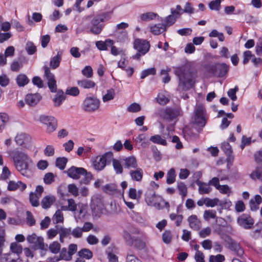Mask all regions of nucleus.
Wrapping results in <instances>:
<instances>
[{
  "mask_svg": "<svg viewBox=\"0 0 262 262\" xmlns=\"http://www.w3.org/2000/svg\"><path fill=\"white\" fill-rule=\"evenodd\" d=\"M8 154L13 159L17 170L22 175L29 177V166L32 162L31 158L26 153L17 149L9 151Z\"/></svg>",
  "mask_w": 262,
  "mask_h": 262,
  "instance_id": "1",
  "label": "nucleus"
},
{
  "mask_svg": "<svg viewBox=\"0 0 262 262\" xmlns=\"http://www.w3.org/2000/svg\"><path fill=\"white\" fill-rule=\"evenodd\" d=\"M174 73L179 79V86L183 90L187 91L192 87L194 78L188 70L184 67H178L176 69Z\"/></svg>",
  "mask_w": 262,
  "mask_h": 262,
  "instance_id": "2",
  "label": "nucleus"
},
{
  "mask_svg": "<svg viewBox=\"0 0 262 262\" xmlns=\"http://www.w3.org/2000/svg\"><path fill=\"white\" fill-rule=\"evenodd\" d=\"M145 201L148 205L153 206L157 209H162L164 208L169 210V204L161 196L157 195L153 190H148L145 193Z\"/></svg>",
  "mask_w": 262,
  "mask_h": 262,
  "instance_id": "3",
  "label": "nucleus"
},
{
  "mask_svg": "<svg viewBox=\"0 0 262 262\" xmlns=\"http://www.w3.org/2000/svg\"><path fill=\"white\" fill-rule=\"evenodd\" d=\"M111 18L110 13H103L95 16L91 21L89 32L94 35L99 34L103 30L104 25L102 24L110 20Z\"/></svg>",
  "mask_w": 262,
  "mask_h": 262,
  "instance_id": "4",
  "label": "nucleus"
},
{
  "mask_svg": "<svg viewBox=\"0 0 262 262\" xmlns=\"http://www.w3.org/2000/svg\"><path fill=\"white\" fill-rule=\"evenodd\" d=\"M67 173L69 177L75 180L80 179L82 176L84 177L80 181L82 184H88L92 179V174L90 172H88L82 167L73 166L68 169Z\"/></svg>",
  "mask_w": 262,
  "mask_h": 262,
  "instance_id": "5",
  "label": "nucleus"
},
{
  "mask_svg": "<svg viewBox=\"0 0 262 262\" xmlns=\"http://www.w3.org/2000/svg\"><path fill=\"white\" fill-rule=\"evenodd\" d=\"M194 123L201 130L205 126L208 115L205 107L202 104H197L194 110Z\"/></svg>",
  "mask_w": 262,
  "mask_h": 262,
  "instance_id": "6",
  "label": "nucleus"
},
{
  "mask_svg": "<svg viewBox=\"0 0 262 262\" xmlns=\"http://www.w3.org/2000/svg\"><path fill=\"white\" fill-rule=\"evenodd\" d=\"M100 105V100L95 96H87L83 100L81 107L85 112L92 113L98 110Z\"/></svg>",
  "mask_w": 262,
  "mask_h": 262,
  "instance_id": "7",
  "label": "nucleus"
},
{
  "mask_svg": "<svg viewBox=\"0 0 262 262\" xmlns=\"http://www.w3.org/2000/svg\"><path fill=\"white\" fill-rule=\"evenodd\" d=\"M158 115L162 119L168 121H171L181 115V110L179 107L171 108L167 107L160 110L158 112Z\"/></svg>",
  "mask_w": 262,
  "mask_h": 262,
  "instance_id": "8",
  "label": "nucleus"
},
{
  "mask_svg": "<svg viewBox=\"0 0 262 262\" xmlns=\"http://www.w3.org/2000/svg\"><path fill=\"white\" fill-rule=\"evenodd\" d=\"M209 73L214 76L222 77L226 75L229 71V66L225 63H216L208 68Z\"/></svg>",
  "mask_w": 262,
  "mask_h": 262,
  "instance_id": "9",
  "label": "nucleus"
},
{
  "mask_svg": "<svg viewBox=\"0 0 262 262\" xmlns=\"http://www.w3.org/2000/svg\"><path fill=\"white\" fill-rule=\"evenodd\" d=\"M113 157V154L112 152L104 154L98 160L94 162V168L98 171L102 170L105 167L107 162H110L112 160Z\"/></svg>",
  "mask_w": 262,
  "mask_h": 262,
  "instance_id": "10",
  "label": "nucleus"
},
{
  "mask_svg": "<svg viewBox=\"0 0 262 262\" xmlns=\"http://www.w3.org/2000/svg\"><path fill=\"white\" fill-rule=\"evenodd\" d=\"M27 240L35 249L42 250L45 248L43 238L41 236H37L35 233L29 235L27 237Z\"/></svg>",
  "mask_w": 262,
  "mask_h": 262,
  "instance_id": "11",
  "label": "nucleus"
},
{
  "mask_svg": "<svg viewBox=\"0 0 262 262\" xmlns=\"http://www.w3.org/2000/svg\"><path fill=\"white\" fill-rule=\"evenodd\" d=\"M239 226L245 229H250L252 228L254 222L251 216L246 213L242 214L237 219Z\"/></svg>",
  "mask_w": 262,
  "mask_h": 262,
  "instance_id": "12",
  "label": "nucleus"
},
{
  "mask_svg": "<svg viewBox=\"0 0 262 262\" xmlns=\"http://www.w3.org/2000/svg\"><path fill=\"white\" fill-rule=\"evenodd\" d=\"M134 47L138 52L141 53L142 55H145L149 50L150 44L146 40L136 39L134 41Z\"/></svg>",
  "mask_w": 262,
  "mask_h": 262,
  "instance_id": "13",
  "label": "nucleus"
},
{
  "mask_svg": "<svg viewBox=\"0 0 262 262\" xmlns=\"http://www.w3.org/2000/svg\"><path fill=\"white\" fill-rule=\"evenodd\" d=\"M45 75L48 80V85L51 92L55 93L57 91L56 81L55 76L48 67H45Z\"/></svg>",
  "mask_w": 262,
  "mask_h": 262,
  "instance_id": "14",
  "label": "nucleus"
},
{
  "mask_svg": "<svg viewBox=\"0 0 262 262\" xmlns=\"http://www.w3.org/2000/svg\"><path fill=\"white\" fill-rule=\"evenodd\" d=\"M228 248L229 249L233 251L237 256H242L244 254V250L240 246L239 244L229 238Z\"/></svg>",
  "mask_w": 262,
  "mask_h": 262,
  "instance_id": "15",
  "label": "nucleus"
},
{
  "mask_svg": "<svg viewBox=\"0 0 262 262\" xmlns=\"http://www.w3.org/2000/svg\"><path fill=\"white\" fill-rule=\"evenodd\" d=\"M129 173L132 180L137 182L142 181L143 176V170L142 168L138 167L134 169L130 170Z\"/></svg>",
  "mask_w": 262,
  "mask_h": 262,
  "instance_id": "16",
  "label": "nucleus"
},
{
  "mask_svg": "<svg viewBox=\"0 0 262 262\" xmlns=\"http://www.w3.org/2000/svg\"><path fill=\"white\" fill-rule=\"evenodd\" d=\"M31 139V138L29 135L23 133L18 134L15 138L16 143L19 146L30 142Z\"/></svg>",
  "mask_w": 262,
  "mask_h": 262,
  "instance_id": "17",
  "label": "nucleus"
},
{
  "mask_svg": "<svg viewBox=\"0 0 262 262\" xmlns=\"http://www.w3.org/2000/svg\"><path fill=\"white\" fill-rule=\"evenodd\" d=\"M189 226L193 230H199L201 227V222L195 215H190L187 219Z\"/></svg>",
  "mask_w": 262,
  "mask_h": 262,
  "instance_id": "18",
  "label": "nucleus"
},
{
  "mask_svg": "<svg viewBox=\"0 0 262 262\" xmlns=\"http://www.w3.org/2000/svg\"><path fill=\"white\" fill-rule=\"evenodd\" d=\"M195 183L199 187L198 191L199 193L201 194H208L212 190V188L208 183H206L202 182L201 181L197 180L195 181Z\"/></svg>",
  "mask_w": 262,
  "mask_h": 262,
  "instance_id": "19",
  "label": "nucleus"
},
{
  "mask_svg": "<svg viewBox=\"0 0 262 262\" xmlns=\"http://www.w3.org/2000/svg\"><path fill=\"white\" fill-rule=\"evenodd\" d=\"M124 165L127 169H134L138 167V162L136 158L134 156L126 157L123 159Z\"/></svg>",
  "mask_w": 262,
  "mask_h": 262,
  "instance_id": "20",
  "label": "nucleus"
},
{
  "mask_svg": "<svg viewBox=\"0 0 262 262\" xmlns=\"http://www.w3.org/2000/svg\"><path fill=\"white\" fill-rule=\"evenodd\" d=\"M40 98L38 94H28L26 97V102L29 105L34 106L39 101Z\"/></svg>",
  "mask_w": 262,
  "mask_h": 262,
  "instance_id": "21",
  "label": "nucleus"
},
{
  "mask_svg": "<svg viewBox=\"0 0 262 262\" xmlns=\"http://www.w3.org/2000/svg\"><path fill=\"white\" fill-rule=\"evenodd\" d=\"M77 84L79 87L84 89L94 88L96 85L93 81L85 78L78 80Z\"/></svg>",
  "mask_w": 262,
  "mask_h": 262,
  "instance_id": "22",
  "label": "nucleus"
},
{
  "mask_svg": "<svg viewBox=\"0 0 262 262\" xmlns=\"http://www.w3.org/2000/svg\"><path fill=\"white\" fill-rule=\"evenodd\" d=\"M55 200L56 199L54 195H46L42 199L41 205L43 209L49 208L55 202Z\"/></svg>",
  "mask_w": 262,
  "mask_h": 262,
  "instance_id": "23",
  "label": "nucleus"
},
{
  "mask_svg": "<svg viewBox=\"0 0 262 262\" xmlns=\"http://www.w3.org/2000/svg\"><path fill=\"white\" fill-rule=\"evenodd\" d=\"M262 198L260 195L256 194L253 199H251L249 202L250 209L255 211L258 209L259 205L261 204Z\"/></svg>",
  "mask_w": 262,
  "mask_h": 262,
  "instance_id": "24",
  "label": "nucleus"
},
{
  "mask_svg": "<svg viewBox=\"0 0 262 262\" xmlns=\"http://www.w3.org/2000/svg\"><path fill=\"white\" fill-rule=\"evenodd\" d=\"M166 26L164 24H158L150 26V32L155 35H158L165 31Z\"/></svg>",
  "mask_w": 262,
  "mask_h": 262,
  "instance_id": "25",
  "label": "nucleus"
},
{
  "mask_svg": "<svg viewBox=\"0 0 262 262\" xmlns=\"http://www.w3.org/2000/svg\"><path fill=\"white\" fill-rule=\"evenodd\" d=\"M114 44V41L111 39H107L105 41H97L96 42L95 45L97 48L101 51L107 50V47Z\"/></svg>",
  "mask_w": 262,
  "mask_h": 262,
  "instance_id": "26",
  "label": "nucleus"
},
{
  "mask_svg": "<svg viewBox=\"0 0 262 262\" xmlns=\"http://www.w3.org/2000/svg\"><path fill=\"white\" fill-rule=\"evenodd\" d=\"M62 55V52L58 51L56 56L51 59L50 66L52 69H55L59 67L61 60Z\"/></svg>",
  "mask_w": 262,
  "mask_h": 262,
  "instance_id": "27",
  "label": "nucleus"
},
{
  "mask_svg": "<svg viewBox=\"0 0 262 262\" xmlns=\"http://www.w3.org/2000/svg\"><path fill=\"white\" fill-rule=\"evenodd\" d=\"M57 93L53 99L55 106H59L65 99L64 93L62 90L56 91Z\"/></svg>",
  "mask_w": 262,
  "mask_h": 262,
  "instance_id": "28",
  "label": "nucleus"
},
{
  "mask_svg": "<svg viewBox=\"0 0 262 262\" xmlns=\"http://www.w3.org/2000/svg\"><path fill=\"white\" fill-rule=\"evenodd\" d=\"M135 141L140 144L143 147H146L149 145V142L147 139V135L145 134H139L135 139Z\"/></svg>",
  "mask_w": 262,
  "mask_h": 262,
  "instance_id": "29",
  "label": "nucleus"
},
{
  "mask_svg": "<svg viewBox=\"0 0 262 262\" xmlns=\"http://www.w3.org/2000/svg\"><path fill=\"white\" fill-rule=\"evenodd\" d=\"M59 234L60 236L59 240L60 242L63 243L64 238L69 237L71 235V229L59 226Z\"/></svg>",
  "mask_w": 262,
  "mask_h": 262,
  "instance_id": "30",
  "label": "nucleus"
},
{
  "mask_svg": "<svg viewBox=\"0 0 262 262\" xmlns=\"http://www.w3.org/2000/svg\"><path fill=\"white\" fill-rule=\"evenodd\" d=\"M250 177L253 180H258L262 181V166H258L250 174Z\"/></svg>",
  "mask_w": 262,
  "mask_h": 262,
  "instance_id": "31",
  "label": "nucleus"
},
{
  "mask_svg": "<svg viewBox=\"0 0 262 262\" xmlns=\"http://www.w3.org/2000/svg\"><path fill=\"white\" fill-rule=\"evenodd\" d=\"M72 258V256L69 253V251H67L66 248H62L60 252L59 258L57 257L55 260H53V262H56L60 259H64L68 261L70 260ZM53 259H54V258Z\"/></svg>",
  "mask_w": 262,
  "mask_h": 262,
  "instance_id": "32",
  "label": "nucleus"
},
{
  "mask_svg": "<svg viewBox=\"0 0 262 262\" xmlns=\"http://www.w3.org/2000/svg\"><path fill=\"white\" fill-rule=\"evenodd\" d=\"M171 71V69L166 67L165 69H162L160 71V76H162V82L164 83H168L170 80V77L169 73Z\"/></svg>",
  "mask_w": 262,
  "mask_h": 262,
  "instance_id": "33",
  "label": "nucleus"
},
{
  "mask_svg": "<svg viewBox=\"0 0 262 262\" xmlns=\"http://www.w3.org/2000/svg\"><path fill=\"white\" fill-rule=\"evenodd\" d=\"M158 14L152 12H148L142 13L140 15V18L142 21H148L154 19Z\"/></svg>",
  "mask_w": 262,
  "mask_h": 262,
  "instance_id": "34",
  "label": "nucleus"
},
{
  "mask_svg": "<svg viewBox=\"0 0 262 262\" xmlns=\"http://www.w3.org/2000/svg\"><path fill=\"white\" fill-rule=\"evenodd\" d=\"M78 254L79 257L85 259H90L93 257V252L89 249L83 248L80 250Z\"/></svg>",
  "mask_w": 262,
  "mask_h": 262,
  "instance_id": "35",
  "label": "nucleus"
},
{
  "mask_svg": "<svg viewBox=\"0 0 262 262\" xmlns=\"http://www.w3.org/2000/svg\"><path fill=\"white\" fill-rule=\"evenodd\" d=\"M149 140L154 143L165 146L167 142L165 139H163L159 135H156L150 137Z\"/></svg>",
  "mask_w": 262,
  "mask_h": 262,
  "instance_id": "36",
  "label": "nucleus"
},
{
  "mask_svg": "<svg viewBox=\"0 0 262 262\" xmlns=\"http://www.w3.org/2000/svg\"><path fill=\"white\" fill-rule=\"evenodd\" d=\"M115 92L113 89H110L106 91V94L102 97V100L104 102L111 101L115 98Z\"/></svg>",
  "mask_w": 262,
  "mask_h": 262,
  "instance_id": "37",
  "label": "nucleus"
},
{
  "mask_svg": "<svg viewBox=\"0 0 262 262\" xmlns=\"http://www.w3.org/2000/svg\"><path fill=\"white\" fill-rule=\"evenodd\" d=\"M10 249L12 253H14V254H16V256L15 257V259H18V254L21 253L22 251L21 246L16 243H12L10 245Z\"/></svg>",
  "mask_w": 262,
  "mask_h": 262,
  "instance_id": "38",
  "label": "nucleus"
},
{
  "mask_svg": "<svg viewBox=\"0 0 262 262\" xmlns=\"http://www.w3.org/2000/svg\"><path fill=\"white\" fill-rule=\"evenodd\" d=\"M156 99L161 105H165L169 101V98L163 93H159Z\"/></svg>",
  "mask_w": 262,
  "mask_h": 262,
  "instance_id": "39",
  "label": "nucleus"
},
{
  "mask_svg": "<svg viewBox=\"0 0 262 262\" xmlns=\"http://www.w3.org/2000/svg\"><path fill=\"white\" fill-rule=\"evenodd\" d=\"M29 81V79L25 74H19L16 78V82L18 86H24Z\"/></svg>",
  "mask_w": 262,
  "mask_h": 262,
  "instance_id": "40",
  "label": "nucleus"
},
{
  "mask_svg": "<svg viewBox=\"0 0 262 262\" xmlns=\"http://www.w3.org/2000/svg\"><path fill=\"white\" fill-rule=\"evenodd\" d=\"M176 172L174 168H171L167 173L166 182L168 184L173 183L176 180Z\"/></svg>",
  "mask_w": 262,
  "mask_h": 262,
  "instance_id": "41",
  "label": "nucleus"
},
{
  "mask_svg": "<svg viewBox=\"0 0 262 262\" xmlns=\"http://www.w3.org/2000/svg\"><path fill=\"white\" fill-rule=\"evenodd\" d=\"M40 198V196H38L36 193L33 192L30 193V202L31 205L34 207H37L39 205V199Z\"/></svg>",
  "mask_w": 262,
  "mask_h": 262,
  "instance_id": "42",
  "label": "nucleus"
},
{
  "mask_svg": "<svg viewBox=\"0 0 262 262\" xmlns=\"http://www.w3.org/2000/svg\"><path fill=\"white\" fill-rule=\"evenodd\" d=\"M113 166L117 174H121L123 172V167L121 162L116 159H112Z\"/></svg>",
  "mask_w": 262,
  "mask_h": 262,
  "instance_id": "43",
  "label": "nucleus"
},
{
  "mask_svg": "<svg viewBox=\"0 0 262 262\" xmlns=\"http://www.w3.org/2000/svg\"><path fill=\"white\" fill-rule=\"evenodd\" d=\"M122 236L128 245L131 246L133 244V238L128 231L124 230L122 232Z\"/></svg>",
  "mask_w": 262,
  "mask_h": 262,
  "instance_id": "44",
  "label": "nucleus"
},
{
  "mask_svg": "<svg viewBox=\"0 0 262 262\" xmlns=\"http://www.w3.org/2000/svg\"><path fill=\"white\" fill-rule=\"evenodd\" d=\"M68 159L65 157L58 158L56 160V166L60 169L63 170L65 168Z\"/></svg>",
  "mask_w": 262,
  "mask_h": 262,
  "instance_id": "45",
  "label": "nucleus"
},
{
  "mask_svg": "<svg viewBox=\"0 0 262 262\" xmlns=\"http://www.w3.org/2000/svg\"><path fill=\"white\" fill-rule=\"evenodd\" d=\"M53 221L54 223L57 224L62 222L63 221V213L60 210H57L52 218Z\"/></svg>",
  "mask_w": 262,
  "mask_h": 262,
  "instance_id": "46",
  "label": "nucleus"
},
{
  "mask_svg": "<svg viewBox=\"0 0 262 262\" xmlns=\"http://www.w3.org/2000/svg\"><path fill=\"white\" fill-rule=\"evenodd\" d=\"M156 73V70L155 68H149L142 71L140 77L141 79H144L149 75H154Z\"/></svg>",
  "mask_w": 262,
  "mask_h": 262,
  "instance_id": "47",
  "label": "nucleus"
},
{
  "mask_svg": "<svg viewBox=\"0 0 262 262\" xmlns=\"http://www.w3.org/2000/svg\"><path fill=\"white\" fill-rule=\"evenodd\" d=\"M47 132L51 133L55 131L57 127V121L56 118L53 119V121H50L49 123L47 124Z\"/></svg>",
  "mask_w": 262,
  "mask_h": 262,
  "instance_id": "48",
  "label": "nucleus"
},
{
  "mask_svg": "<svg viewBox=\"0 0 262 262\" xmlns=\"http://www.w3.org/2000/svg\"><path fill=\"white\" fill-rule=\"evenodd\" d=\"M217 190H218L221 193L226 194L228 196L231 193V189L227 185H221Z\"/></svg>",
  "mask_w": 262,
  "mask_h": 262,
  "instance_id": "49",
  "label": "nucleus"
},
{
  "mask_svg": "<svg viewBox=\"0 0 262 262\" xmlns=\"http://www.w3.org/2000/svg\"><path fill=\"white\" fill-rule=\"evenodd\" d=\"M82 235L83 232L81 227L77 226L73 228L72 230L71 229V235H72L74 238H81L82 236Z\"/></svg>",
  "mask_w": 262,
  "mask_h": 262,
  "instance_id": "50",
  "label": "nucleus"
},
{
  "mask_svg": "<svg viewBox=\"0 0 262 262\" xmlns=\"http://www.w3.org/2000/svg\"><path fill=\"white\" fill-rule=\"evenodd\" d=\"M60 248L61 246L58 242H53L50 245L49 247L50 251L54 254L58 253L60 251Z\"/></svg>",
  "mask_w": 262,
  "mask_h": 262,
  "instance_id": "51",
  "label": "nucleus"
},
{
  "mask_svg": "<svg viewBox=\"0 0 262 262\" xmlns=\"http://www.w3.org/2000/svg\"><path fill=\"white\" fill-rule=\"evenodd\" d=\"M203 217L206 221H208L210 219H215L216 211L214 210H205L204 212Z\"/></svg>",
  "mask_w": 262,
  "mask_h": 262,
  "instance_id": "52",
  "label": "nucleus"
},
{
  "mask_svg": "<svg viewBox=\"0 0 262 262\" xmlns=\"http://www.w3.org/2000/svg\"><path fill=\"white\" fill-rule=\"evenodd\" d=\"M11 28L10 24L8 21H3V18L0 16V32L2 31L7 32L10 30Z\"/></svg>",
  "mask_w": 262,
  "mask_h": 262,
  "instance_id": "53",
  "label": "nucleus"
},
{
  "mask_svg": "<svg viewBox=\"0 0 262 262\" xmlns=\"http://www.w3.org/2000/svg\"><path fill=\"white\" fill-rule=\"evenodd\" d=\"M178 189L179 191L180 194L183 197H185L187 195V188L186 185L184 183L179 182L178 183Z\"/></svg>",
  "mask_w": 262,
  "mask_h": 262,
  "instance_id": "54",
  "label": "nucleus"
},
{
  "mask_svg": "<svg viewBox=\"0 0 262 262\" xmlns=\"http://www.w3.org/2000/svg\"><path fill=\"white\" fill-rule=\"evenodd\" d=\"M206 206L208 207H214L218 205L220 200L217 198L210 199L206 198Z\"/></svg>",
  "mask_w": 262,
  "mask_h": 262,
  "instance_id": "55",
  "label": "nucleus"
},
{
  "mask_svg": "<svg viewBox=\"0 0 262 262\" xmlns=\"http://www.w3.org/2000/svg\"><path fill=\"white\" fill-rule=\"evenodd\" d=\"M222 0H214L211 1L209 4V7L211 10L218 11L220 9Z\"/></svg>",
  "mask_w": 262,
  "mask_h": 262,
  "instance_id": "56",
  "label": "nucleus"
},
{
  "mask_svg": "<svg viewBox=\"0 0 262 262\" xmlns=\"http://www.w3.org/2000/svg\"><path fill=\"white\" fill-rule=\"evenodd\" d=\"M9 120L8 115L5 113H0V129L4 128Z\"/></svg>",
  "mask_w": 262,
  "mask_h": 262,
  "instance_id": "57",
  "label": "nucleus"
},
{
  "mask_svg": "<svg viewBox=\"0 0 262 262\" xmlns=\"http://www.w3.org/2000/svg\"><path fill=\"white\" fill-rule=\"evenodd\" d=\"M162 239L164 243L169 244L172 239L171 232L169 230L165 231L162 234Z\"/></svg>",
  "mask_w": 262,
  "mask_h": 262,
  "instance_id": "58",
  "label": "nucleus"
},
{
  "mask_svg": "<svg viewBox=\"0 0 262 262\" xmlns=\"http://www.w3.org/2000/svg\"><path fill=\"white\" fill-rule=\"evenodd\" d=\"M221 148L227 156H230L232 152L231 146L228 142H223Z\"/></svg>",
  "mask_w": 262,
  "mask_h": 262,
  "instance_id": "59",
  "label": "nucleus"
},
{
  "mask_svg": "<svg viewBox=\"0 0 262 262\" xmlns=\"http://www.w3.org/2000/svg\"><path fill=\"white\" fill-rule=\"evenodd\" d=\"M25 49L29 55H33L36 51V48L32 42H28Z\"/></svg>",
  "mask_w": 262,
  "mask_h": 262,
  "instance_id": "60",
  "label": "nucleus"
},
{
  "mask_svg": "<svg viewBox=\"0 0 262 262\" xmlns=\"http://www.w3.org/2000/svg\"><path fill=\"white\" fill-rule=\"evenodd\" d=\"M68 191L74 196H77L79 194L78 188L74 184H71L68 186Z\"/></svg>",
  "mask_w": 262,
  "mask_h": 262,
  "instance_id": "61",
  "label": "nucleus"
},
{
  "mask_svg": "<svg viewBox=\"0 0 262 262\" xmlns=\"http://www.w3.org/2000/svg\"><path fill=\"white\" fill-rule=\"evenodd\" d=\"M82 74L88 78H91L93 74L92 68L89 66L85 67L82 70Z\"/></svg>",
  "mask_w": 262,
  "mask_h": 262,
  "instance_id": "62",
  "label": "nucleus"
},
{
  "mask_svg": "<svg viewBox=\"0 0 262 262\" xmlns=\"http://www.w3.org/2000/svg\"><path fill=\"white\" fill-rule=\"evenodd\" d=\"M177 18L173 15H169L165 19V25L166 26V28L172 25L176 21Z\"/></svg>",
  "mask_w": 262,
  "mask_h": 262,
  "instance_id": "63",
  "label": "nucleus"
},
{
  "mask_svg": "<svg viewBox=\"0 0 262 262\" xmlns=\"http://www.w3.org/2000/svg\"><path fill=\"white\" fill-rule=\"evenodd\" d=\"M224 260L225 257L222 254H217L215 256L211 255L209 257L210 262H223Z\"/></svg>",
  "mask_w": 262,
  "mask_h": 262,
  "instance_id": "64",
  "label": "nucleus"
}]
</instances>
